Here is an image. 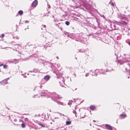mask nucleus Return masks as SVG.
Segmentation results:
<instances>
[{"label":"nucleus","mask_w":130,"mask_h":130,"mask_svg":"<svg viewBox=\"0 0 130 130\" xmlns=\"http://www.w3.org/2000/svg\"><path fill=\"white\" fill-rule=\"evenodd\" d=\"M74 3V6L78 7L81 6L85 7L87 5V2L85 0H76L77 3H75V0H71Z\"/></svg>","instance_id":"f257e3e1"},{"label":"nucleus","mask_w":130,"mask_h":130,"mask_svg":"<svg viewBox=\"0 0 130 130\" xmlns=\"http://www.w3.org/2000/svg\"><path fill=\"white\" fill-rule=\"evenodd\" d=\"M50 94V96H51V98L52 100L57 102L58 104H61V105L63 104L62 103L57 101V100L61 98L59 95L56 94V93L54 92L51 93Z\"/></svg>","instance_id":"f03ea898"},{"label":"nucleus","mask_w":130,"mask_h":130,"mask_svg":"<svg viewBox=\"0 0 130 130\" xmlns=\"http://www.w3.org/2000/svg\"><path fill=\"white\" fill-rule=\"evenodd\" d=\"M95 74H91L92 76H93L94 75H96V76L97 74H105L106 72L103 70H95Z\"/></svg>","instance_id":"7ed1b4c3"},{"label":"nucleus","mask_w":130,"mask_h":130,"mask_svg":"<svg viewBox=\"0 0 130 130\" xmlns=\"http://www.w3.org/2000/svg\"><path fill=\"white\" fill-rule=\"evenodd\" d=\"M31 56L33 58L32 59L35 60L36 62H38V61L41 62V61L42 60V59H40L38 57L37 55L36 54L32 55Z\"/></svg>","instance_id":"20e7f679"},{"label":"nucleus","mask_w":130,"mask_h":130,"mask_svg":"<svg viewBox=\"0 0 130 130\" xmlns=\"http://www.w3.org/2000/svg\"><path fill=\"white\" fill-rule=\"evenodd\" d=\"M60 78L61 79V78L62 79V80L61 81V82L59 81V83L60 84V85L62 87H64V79L63 78H62V77L61 76L60 77Z\"/></svg>","instance_id":"39448f33"},{"label":"nucleus","mask_w":130,"mask_h":130,"mask_svg":"<svg viewBox=\"0 0 130 130\" xmlns=\"http://www.w3.org/2000/svg\"><path fill=\"white\" fill-rule=\"evenodd\" d=\"M38 4V1L37 0H35L33 2L32 4V6L33 7H36Z\"/></svg>","instance_id":"423d86ee"},{"label":"nucleus","mask_w":130,"mask_h":130,"mask_svg":"<svg viewBox=\"0 0 130 130\" xmlns=\"http://www.w3.org/2000/svg\"><path fill=\"white\" fill-rule=\"evenodd\" d=\"M9 78H8L2 81L1 82H0V83H1L2 84H1V85H4L5 84H7L8 83L7 82V80L9 79Z\"/></svg>","instance_id":"0eeeda50"},{"label":"nucleus","mask_w":130,"mask_h":130,"mask_svg":"<svg viewBox=\"0 0 130 130\" xmlns=\"http://www.w3.org/2000/svg\"><path fill=\"white\" fill-rule=\"evenodd\" d=\"M13 45L14 46L12 47L13 49L16 51H17L18 50L17 49L20 47V46L18 44H13Z\"/></svg>","instance_id":"6e6552de"},{"label":"nucleus","mask_w":130,"mask_h":130,"mask_svg":"<svg viewBox=\"0 0 130 130\" xmlns=\"http://www.w3.org/2000/svg\"><path fill=\"white\" fill-rule=\"evenodd\" d=\"M105 127L106 128L109 130H112L113 129L111 127V126L109 125L108 124H106L105 125Z\"/></svg>","instance_id":"1a4fd4ad"},{"label":"nucleus","mask_w":130,"mask_h":130,"mask_svg":"<svg viewBox=\"0 0 130 130\" xmlns=\"http://www.w3.org/2000/svg\"><path fill=\"white\" fill-rule=\"evenodd\" d=\"M45 91L43 90L41 91V92H40V93L41 94V96H46V95L47 94V93L44 92Z\"/></svg>","instance_id":"9d476101"},{"label":"nucleus","mask_w":130,"mask_h":130,"mask_svg":"<svg viewBox=\"0 0 130 130\" xmlns=\"http://www.w3.org/2000/svg\"><path fill=\"white\" fill-rule=\"evenodd\" d=\"M50 77L49 76L47 75L45 76L44 77V79L46 81H48L50 79Z\"/></svg>","instance_id":"9b49d317"},{"label":"nucleus","mask_w":130,"mask_h":130,"mask_svg":"<svg viewBox=\"0 0 130 130\" xmlns=\"http://www.w3.org/2000/svg\"><path fill=\"white\" fill-rule=\"evenodd\" d=\"M90 108L91 110H93L95 109V107L93 105H91L90 107Z\"/></svg>","instance_id":"f8f14e48"},{"label":"nucleus","mask_w":130,"mask_h":130,"mask_svg":"<svg viewBox=\"0 0 130 130\" xmlns=\"http://www.w3.org/2000/svg\"><path fill=\"white\" fill-rule=\"evenodd\" d=\"M126 114H121L120 115V116L122 118H124L126 117Z\"/></svg>","instance_id":"ddd939ff"},{"label":"nucleus","mask_w":130,"mask_h":130,"mask_svg":"<svg viewBox=\"0 0 130 130\" xmlns=\"http://www.w3.org/2000/svg\"><path fill=\"white\" fill-rule=\"evenodd\" d=\"M18 13L20 15H21L23 14V13L22 10H20L18 11Z\"/></svg>","instance_id":"4468645a"},{"label":"nucleus","mask_w":130,"mask_h":130,"mask_svg":"<svg viewBox=\"0 0 130 130\" xmlns=\"http://www.w3.org/2000/svg\"><path fill=\"white\" fill-rule=\"evenodd\" d=\"M119 63L120 64H122L123 63L125 62V61H123V60H120L119 61Z\"/></svg>","instance_id":"2eb2a0df"},{"label":"nucleus","mask_w":130,"mask_h":130,"mask_svg":"<svg viewBox=\"0 0 130 130\" xmlns=\"http://www.w3.org/2000/svg\"><path fill=\"white\" fill-rule=\"evenodd\" d=\"M33 71L35 72H39V71L38 69H35L33 70Z\"/></svg>","instance_id":"dca6fc26"},{"label":"nucleus","mask_w":130,"mask_h":130,"mask_svg":"<svg viewBox=\"0 0 130 130\" xmlns=\"http://www.w3.org/2000/svg\"><path fill=\"white\" fill-rule=\"evenodd\" d=\"M21 127L23 128H25V124L24 123V122H23L21 124Z\"/></svg>","instance_id":"f3484780"},{"label":"nucleus","mask_w":130,"mask_h":130,"mask_svg":"<svg viewBox=\"0 0 130 130\" xmlns=\"http://www.w3.org/2000/svg\"><path fill=\"white\" fill-rule=\"evenodd\" d=\"M65 23L66 25L68 26L70 24V23L69 21H66L65 22Z\"/></svg>","instance_id":"a211bd4d"},{"label":"nucleus","mask_w":130,"mask_h":130,"mask_svg":"<svg viewBox=\"0 0 130 130\" xmlns=\"http://www.w3.org/2000/svg\"><path fill=\"white\" fill-rule=\"evenodd\" d=\"M71 123V122L70 121H67L66 122V124L67 125H69Z\"/></svg>","instance_id":"6ab92c4d"},{"label":"nucleus","mask_w":130,"mask_h":130,"mask_svg":"<svg viewBox=\"0 0 130 130\" xmlns=\"http://www.w3.org/2000/svg\"><path fill=\"white\" fill-rule=\"evenodd\" d=\"M73 112L75 114V116L76 117H77V115H76V111L75 110H73Z\"/></svg>","instance_id":"aec40b11"},{"label":"nucleus","mask_w":130,"mask_h":130,"mask_svg":"<svg viewBox=\"0 0 130 130\" xmlns=\"http://www.w3.org/2000/svg\"><path fill=\"white\" fill-rule=\"evenodd\" d=\"M4 34H2L0 36V37L2 38H3L4 37Z\"/></svg>","instance_id":"412c9836"},{"label":"nucleus","mask_w":130,"mask_h":130,"mask_svg":"<svg viewBox=\"0 0 130 130\" xmlns=\"http://www.w3.org/2000/svg\"><path fill=\"white\" fill-rule=\"evenodd\" d=\"M99 15H100L101 17H102L104 19L105 18V17L104 15H101V14H99Z\"/></svg>","instance_id":"4be33fe9"},{"label":"nucleus","mask_w":130,"mask_h":130,"mask_svg":"<svg viewBox=\"0 0 130 130\" xmlns=\"http://www.w3.org/2000/svg\"><path fill=\"white\" fill-rule=\"evenodd\" d=\"M56 25L57 26H58L59 28H60L61 30H62V28L61 27H60L57 24H56Z\"/></svg>","instance_id":"5701e85b"},{"label":"nucleus","mask_w":130,"mask_h":130,"mask_svg":"<svg viewBox=\"0 0 130 130\" xmlns=\"http://www.w3.org/2000/svg\"><path fill=\"white\" fill-rule=\"evenodd\" d=\"M7 67V66L6 65H4L3 66V68H6Z\"/></svg>","instance_id":"b1692460"},{"label":"nucleus","mask_w":130,"mask_h":130,"mask_svg":"<svg viewBox=\"0 0 130 130\" xmlns=\"http://www.w3.org/2000/svg\"><path fill=\"white\" fill-rule=\"evenodd\" d=\"M19 121L20 122H23V121L22 120H21V119L19 120Z\"/></svg>","instance_id":"393cba45"},{"label":"nucleus","mask_w":130,"mask_h":130,"mask_svg":"<svg viewBox=\"0 0 130 130\" xmlns=\"http://www.w3.org/2000/svg\"><path fill=\"white\" fill-rule=\"evenodd\" d=\"M17 121V119L16 118L14 119V121L15 122H16Z\"/></svg>","instance_id":"a878e982"},{"label":"nucleus","mask_w":130,"mask_h":130,"mask_svg":"<svg viewBox=\"0 0 130 130\" xmlns=\"http://www.w3.org/2000/svg\"><path fill=\"white\" fill-rule=\"evenodd\" d=\"M88 73H86V75H85V76L86 77H87V76H88Z\"/></svg>","instance_id":"bb28decb"},{"label":"nucleus","mask_w":130,"mask_h":130,"mask_svg":"<svg viewBox=\"0 0 130 130\" xmlns=\"http://www.w3.org/2000/svg\"><path fill=\"white\" fill-rule=\"evenodd\" d=\"M25 23H29V21H28L26 20L25 21Z\"/></svg>","instance_id":"cd10ccee"},{"label":"nucleus","mask_w":130,"mask_h":130,"mask_svg":"<svg viewBox=\"0 0 130 130\" xmlns=\"http://www.w3.org/2000/svg\"><path fill=\"white\" fill-rule=\"evenodd\" d=\"M42 26L44 28H45L46 27V26L45 25H42Z\"/></svg>","instance_id":"c85d7f7f"},{"label":"nucleus","mask_w":130,"mask_h":130,"mask_svg":"<svg viewBox=\"0 0 130 130\" xmlns=\"http://www.w3.org/2000/svg\"><path fill=\"white\" fill-rule=\"evenodd\" d=\"M127 65L129 66V67H130V64L129 63H128L127 64Z\"/></svg>","instance_id":"c756f323"},{"label":"nucleus","mask_w":130,"mask_h":130,"mask_svg":"<svg viewBox=\"0 0 130 130\" xmlns=\"http://www.w3.org/2000/svg\"><path fill=\"white\" fill-rule=\"evenodd\" d=\"M3 64H0V67L3 66Z\"/></svg>","instance_id":"7c9ffc66"},{"label":"nucleus","mask_w":130,"mask_h":130,"mask_svg":"<svg viewBox=\"0 0 130 130\" xmlns=\"http://www.w3.org/2000/svg\"><path fill=\"white\" fill-rule=\"evenodd\" d=\"M68 105H71V103H68Z\"/></svg>","instance_id":"2f4dec72"},{"label":"nucleus","mask_w":130,"mask_h":130,"mask_svg":"<svg viewBox=\"0 0 130 130\" xmlns=\"http://www.w3.org/2000/svg\"><path fill=\"white\" fill-rule=\"evenodd\" d=\"M128 45L130 46V42H128Z\"/></svg>","instance_id":"473e14b6"},{"label":"nucleus","mask_w":130,"mask_h":130,"mask_svg":"<svg viewBox=\"0 0 130 130\" xmlns=\"http://www.w3.org/2000/svg\"><path fill=\"white\" fill-rule=\"evenodd\" d=\"M77 108V107L76 106H75V110Z\"/></svg>","instance_id":"72a5a7b5"},{"label":"nucleus","mask_w":130,"mask_h":130,"mask_svg":"<svg viewBox=\"0 0 130 130\" xmlns=\"http://www.w3.org/2000/svg\"><path fill=\"white\" fill-rule=\"evenodd\" d=\"M42 86H40V88H42Z\"/></svg>","instance_id":"f704fd0d"},{"label":"nucleus","mask_w":130,"mask_h":130,"mask_svg":"<svg viewBox=\"0 0 130 130\" xmlns=\"http://www.w3.org/2000/svg\"><path fill=\"white\" fill-rule=\"evenodd\" d=\"M26 76H24V78H26Z\"/></svg>","instance_id":"c9c22d12"},{"label":"nucleus","mask_w":130,"mask_h":130,"mask_svg":"<svg viewBox=\"0 0 130 130\" xmlns=\"http://www.w3.org/2000/svg\"><path fill=\"white\" fill-rule=\"evenodd\" d=\"M56 118L58 119V117L56 118V117H55V118H54V119H56Z\"/></svg>","instance_id":"e433bc0d"},{"label":"nucleus","mask_w":130,"mask_h":130,"mask_svg":"<svg viewBox=\"0 0 130 130\" xmlns=\"http://www.w3.org/2000/svg\"><path fill=\"white\" fill-rule=\"evenodd\" d=\"M45 83H42V82H41V84H43Z\"/></svg>","instance_id":"4c0bfd02"},{"label":"nucleus","mask_w":130,"mask_h":130,"mask_svg":"<svg viewBox=\"0 0 130 130\" xmlns=\"http://www.w3.org/2000/svg\"><path fill=\"white\" fill-rule=\"evenodd\" d=\"M84 117H82L81 118H84Z\"/></svg>","instance_id":"58836bf2"},{"label":"nucleus","mask_w":130,"mask_h":130,"mask_svg":"<svg viewBox=\"0 0 130 130\" xmlns=\"http://www.w3.org/2000/svg\"><path fill=\"white\" fill-rule=\"evenodd\" d=\"M14 124H15V125H19L18 124H14Z\"/></svg>","instance_id":"ea45409f"},{"label":"nucleus","mask_w":130,"mask_h":130,"mask_svg":"<svg viewBox=\"0 0 130 130\" xmlns=\"http://www.w3.org/2000/svg\"><path fill=\"white\" fill-rule=\"evenodd\" d=\"M36 95H34V98L35 97V96H36Z\"/></svg>","instance_id":"a19ab883"},{"label":"nucleus","mask_w":130,"mask_h":130,"mask_svg":"<svg viewBox=\"0 0 130 130\" xmlns=\"http://www.w3.org/2000/svg\"><path fill=\"white\" fill-rule=\"evenodd\" d=\"M93 122H95V120H93Z\"/></svg>","instance_id":"79ce46f5"},{"label":"nucleus","mask_w":130,"mask_h":130,"mask_svg":"<svg viewBox=\"0 0 130 130\" xmlns=\"http://www.w3.org/2000/svg\"><path fill=\"white\" fill-rule=\"evenodd\" d=\"M112 5L113 6H114V4H112Z\"/></svg>","instance_id":"37998d69"},{"label":"nucleus","mask_w":130,"mask_h":130,"mask_svg":"<svg viewBox=\"0 0 130 130\" xmlns=\"http://www.w3.org/2000/svg\"><path fill=\"white\" fill-rule=\"evenodd\" d=\"M22 75H23V76L24 75V74H22Z\"/></svg>","instance_id":"c03bdc74"},{"label":"nucleus","mask_w":130,"mask_h":130,"mask_svg":"<svg viewBox=\"0 0 130 130\" xmlns=\"http://www.w3.org/2000/svg\"><path fill=\"white\" fill-rule=\"evenodd\" d=\"M80 51H81V50H79V52H81Z\"/></svg>","instance_id":"a18cd8bd"},{"label":"nucleus","mask_w":130,"mask_h":130,"mask_svg":"<svg viewBox=\"0 0 130 130\" xmlns=\"http://www.w3.org/2000/svg\"><path fill=\"white\" fill-rule=\"evenodd\" d=\"M57 77L58 78H59V77H58V76H57Z\"/></svg>","instance_id":"49530a36"},{"label":"nucleus","mask_w":130,"mask_h":130,"mask_svg":"<svg viewBox=\"0 0 130 130\" xmlns=\"http://www.w3.org/2000/svg\"><path fill=\"white\" fill-rule=\"evenodd\" d=\"M76 89H77V88H76V89H75V90H76Z\"/></svg>","instance_id":"de8ad7c7"},{"label":"nucleus","mask_w":130,"mask_h":130,"mask_svg":"<svg viewBox=\"0 0 130 130\" xmlns=\"http://www.w3.org/2000/svg\"><path fill=\"white\" fill-rule=\"evenodd\" d=\"M47 48V47H46L45 48V49L46 50V48Z\"/></svg>","instance_id":"09e8293b"},{"label":"nucleus","mask_w":130,"mask_h":130,"mask_svg":"<svg viewBox=\"0 0 130 130\" xmlns=\"http://www.w3.org/2000/svg\"><path fill=\"white\" fill-rule=\"evenodd\" d=\"M90 125H91V124H90Z\"/></svg>","instance_id":"8fccbe9b"},{"label":"nucleus","mask_w":130,"mask_h":130,"mask_svg":"<svg viewBox=\"0 0 130 130\" xmlns=\"http://www.w3.org/2000/svg\"><path fill=\"white\" fill-rule=\"evenodd\" d=\"M29 28L28 27L27 28V29H28Z\"/></svg>","instance_id":"3c124183"},{"label":"nucleus","mask_w":130,"mask_h":130,"mask_svg":"<svg viewBox=\"0 0 130 130\" xmlns=\"http://www.w3.org/2000/svg\"><path fill=\"white\" fill-rule=\"evenodd\" d=\"M115 54V55L116 56V54Z\"/></svg>","instance_id":"603ef678"},{"label":"nucleus","mask_w":130,"mask_h":130,"mask_svg":"<svg viewBox=\"0 0 130 130\" xmlns=\"http://www.w3.org/2000/svg\"><path fill=\"white\" fill-rule=\"evenodd\" d=\"M41 29H42V28H41Z\"/></svg>","instance_id":"864d4df0"},{"label":"nucleus","mask_w":130,"mask_h":130,"mask_svg":"<svg viewBox=\"0 0 130 130\" xmlns=\"http://www.w3.org/2000/svg\"><path fill=\"white\" fill-rule=\"evenodd\" d=\"M26 28H25V30H26Z\"/></svg>","instance_id":"5fc2aeb1"},{"label":"nucleus","mask_w":130,"mask_h":130,"mask_svg":"<svg viewBox=\"0 0 130 130\" xmlns=\"http://www.w3.org/2000/svg\"><path fill=\"white\" fill-rule=\"evenodd\" d=\"M107 70H108V69H107ZM109 71V70H108V71Z\"/></svg>","instance_id":"6e6d98bb"},{"label":"nucleus","mask_w":130,"mask_h":130,"mask_svg":"<svg viewBox=\"0 0 130 130\" xmlns=\"http://www.w3.org/2000/svg\"><path fill=\"white\" fill-rule=\"evenodd\" d=\"M86 130H89V129H86Z\"/></svg>","instance_id":"4d7b16f0"},{"label":"nucleus","mask_w":130,"mask_h":130,"mask_svg":"<svg viewBox=\"0 0 130 130\" xmlns=\"http://www.w3.org/2000/svg\"><path fill=\"white\" fill-rule=\"evenodd\" d=\"M40 125H41V124H40Z\"/></svg>","instance_id":"13d9d810"},{"label":"nucleus","mask_w":130,"mask_h":130,"mask_svg":"<svg viewBox=\"0 0 130 130\" xmlns=\"http://www.w3.org/2000/svg\"><path fill=\"white\" fill-rule=\"evenodd\" d=\"M48 97H50V96H48Z\"/></svg>","instance_id":"bf43d9fd"},{"label":"nucleus","mask_w":130,"mask_h":130,"mask_svg":"<svg viewBox=\"0 0 130 130\" xmlns=\"http://www.w3.org/2000/svg\"><path fill=\"white\" fill-rule=\"evenodd\" d=\"M116 57H117V56H116Z\"/></svg>","instance_id":"052dcab7"},{"label":"nucleus","mask_w":130,"mask_h":130,"mask_svg":"<svg viewBox=\"0 0 130 130\" xmlns=\"http://www.w3.org/2000/svg\"><path fill=\"white\" fill-rule=\"evenodd\" d=\"M54 17V16H53V17Z\"/></svg>","instance_id":"680f3d73"}]
</instances>
